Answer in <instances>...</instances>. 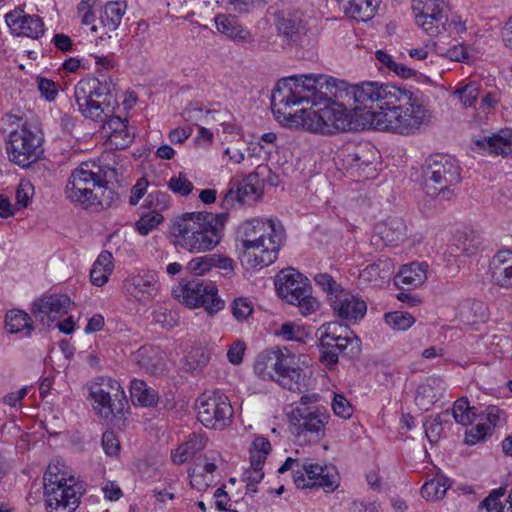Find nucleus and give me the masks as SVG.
I'll return each mask as SVG.
<instances>
[{"instance_id":"obj_57","label":"nucleus","mask_w":512,"mask_h":512,"mask_svg":"<svg viewBox=\"0 0 512 512\" xmlns=\"http://www.w3.org/2000/svg\"><path fill=\"white\" fill-rule=\"evenodd\" d=\"M253 312L252 303L245 298H237L232 304V314L238 321L247 319Z\"/></svg>"},{"instance_id":"obj_14","label":"nucleus","mask_w":512,"mask_h":512,"mask_svg":"<svg viewBox=\"0 0 512 512\" xmlns=\"http://www.w3.org/2000/svg\"><path fill=\"white\" fill-rule=\"evenodd\" d=\"M197 419L209 429L223 430L234 414L229 398L219 390L204 392L196 401Z\"/></svg>"},{"instance_id":"obj_62","label":"nucleus","mask_w":512,"mask_h":512,"mask_svg":"<svg viewBox=\"0 0 512 512\" xmlns=\"http://www.w3.org/2000/svg\"><path fill=\"white\" fill-rule=\"evenodd\" d=\"M483 418L488 421V425L491 426V429L500 425L505 420L503 410L494 405H490L485 409L481 415V420H483Z\"/></svg>"},{"instance_id":"obj_43","label":"nucleus","mask_w":512,"mask_h":512,"mask_svg":"<svg viewBox=\"0 0 512 512\" xmlns=\"http://www.w3.org/2000/svg\"><path fill=\"white\" fill-rule=\"evenodd\" d=\"M392 273V263L389 259H378L371 265H368L363 274L367 275L369 280L377 281V279H389Z\"/></svg>"},{"instance_id":"obj_23","label":"nucleus","mask_w":512,"mask_h":512,"mask_svg":"<svg viewBox=\"0 0 512 512\" xmlns=\"http://www.w3.org/2000/svg\"><path fill=\"white\" fill-rule=\"evenodd\" d=\"M123 289L138 301L149 300L158 292L157 274L150 270L133 273L124 280Z\"/></svg>"},{"instance_id":"obj_61","label":"nucleus","mask_w":512,"mask_h":512,"mask_svg":"<svg viewBox=\"0 0 512 512\" xmlns=\"http://www.w3.org/2000/svg\"><path fill=\"white\" fill-rule=\"evenodd\" d=\"M102 446L108 456H116L120 450V442L113 431H105L102 435Z\"/></svg>"},{"instance_id":"obj_3","label":"nucleus","mask_w":512,"mask_h":512,"mask_svg":"<svg viewBox=\"0 0 512 512\" xmlns=\"http://www.w3.org/2000/svg\"><path fill=\"white\" fill-rule=\"evenodd\" d=\"M114 168L102 169L95 163H82L68 178L65 195L68 200L83 208L110 207L117 194L107 187L110 176H115Z\"/></svg>"},{"instance_id":"obj_6","label":"nucleus","mask_w":512,"mask_h":512,"mask_svg":"<svg viewBox=\"0 0 512 512\" xmlns=\"http://www.w3.org/2000/svg\"><path fill=\"white\" fill-rule=\"evenodd\" d=\"M74 97L81 114L92 120L105 119L118 107L116 84L105 75L80 80Z\"/></svg>"},{"instance_id":"obj_10","label":"nucleus","mask_w":512,"mask_h":512,"mask_svg":"<svg viewBox=\"0 0 512 512\" xmlns=\"http://www.w3.org/2000/svg\"><path fill=\"white\" fill-rule=\"evenodd\" d=\"M277 294L288 304L298 308L303 316H308L320 308V301L313 296L310 280L294 268H287L275 278Z\"/></svg>"},{"instance_id":"obj_63","label":"nucleus","mask_w":512,"mask_h":512,"mask_svg":"<svg viewBox=\"0 0 512 512\" xmlns=\"http://www.w3.org/2000/svg\"><path fill=\"white\" fill-rule=\"evenodd\" d=\"M246 349V344L242 340H236L232 343L227 352V358L230 363L238 365L243 361V355Z\"/></svg>"},{"instance_id":"obj_56","label":"nucleus","mask_w":512,"mask_h":512,"mask_svg":"<svg viewBox=\"0 0 512 512\" xmlns=\"http://www.w3.org/2000/svg\"><path fill=\"white\" fill-rule=\"evenodd\" d=\"M490 432L491 426L480 422L474 428L466 431L465 443L468 445H474L477 442L483 440Z\"/></svg>"},{"instance_id":"obj_22","label":"nucleus","mask_w":512,"mask_h":512,"mask_svg":"<svg viewBox=\"0 0 512 512\" xmlns=\"http://www.w3.org/2000/svg\"><path fill=\"white\" fill-rule=\"evenodd\" d=\"M71 305L69 296L65 294L43 295L32 304L31 312L44 325L50 323L64 314H67Z\"/></svg>"},{"instance_id":"obj_32","label":"nucleus","mask_w":512,"mask_h":512,"mask_svg":"<svg viewBox=\"0 0 512 512\" xmlns=\"http://www.w3.org/2000/svg\"><path fill=\"white\" fill-rule=\"evenodd\" d=\"M442 381L439 378H428L418 385L415 402L423 411H429L442 397Z\"/></svg>"},{"instance_id":"obj_5","label":"nucleus","mask_w":512,"mask_h":512,"mask_svg":"<svg viewBox=\"0 0 512 512\" xmlns=\"http://www.w3.org/2000/svg\"><path fill=\"white\" fill-rule=\"evenodd\" d=\"M285 232L280 222L251 219L238 228V240L245 251L258 250L254 254V266L266 267L272 264L284 242Z\"/></svg>"},{"instance_id":"obj_40","label":"nucleus","mask_w":512,"mask_h":512,"mask_svg":"<svg viewBox=\"0 0 512 512\" xmlns=\"http://www.w3.org/2000/svg\"><path fill=\"white\" fill-rule=\"evenodd\" d=\"M126 11V4L120 1L108 2L101 16L104 26H108L110 30H116L121 23L122 17Z\"/></svg>"},{"instance_id":"obj_2","label":"nucleus","mask_w":512,"mask_h":512,"mask_svg":"<svg viewBox=\"0 0 512 512\" xmlns=\"http://www.w3.org/2000/svg\"><path fill=\"white\" fill-rule=\"evenodd\" d=\"M319 97L324 99L336 98L347 113L348 110H372L376 104L379 110L385 105H395L397 101H407V94L401 92V87L380 84L378 82H363L357 85H349L347 82L337 79L320 78Z\"/></svg>"},{"instance_id":"obj_58","label":"nucleus","mask_w":512,"mask_h":512,"mask_svg":"<svg viewBox=\"0 0 512 512\" xmlns=\"http://www.w3.org/2000/svg\"><path fill=\"white\" fill-rule=\"evenodd\" d=\"M425 434L428 440L433 443L437 442L440 438V435L443 431L442 419L441 416L438 415L434 419L430 421H426L424 424Z\"/></svg>"},{"instance_id":"obj_64","label":"nucleus","mask_w":512,"mask_h":512,"mask_svg":"<svg viewBox=\"0 0 512 512\" xmlns=\"http://www.w3.org/2000/svg\"><path fill=\"white\" fill-rule=\"evenodd\" d=\"M213 256V267L219 268L224 271V275L231 277L234 275L235 261L232 258L224 257L221 255L212 254Z\"/></svg>"},{"instance_id":"obj_7","label":"nucleus","mask_w":512,"mask_h":512,"mask_svg":"<svg viewBox=\"0 0 512 512\" xmlns=\"http://www.w3.org/2000/svg\"><path fill=\"white\" fill-rule=\"evenodd\" d=\"M320 360L328 366L338 363L339 355L355 358L361 352V340L347 327L329 322L318 328Z\"/></svg>"},{"instance_id":"obj_35","label":"nucleus","mask_w":512,"mask_h":512,"mask_svg":"<svg viewBox=\"0 0 512 512\" xmlns=\"http://www.w3.org/2000/svg\"><path fill=\"white\" fill-rule=\"evenodd\" d=\"M130 396L134 404L142 407H155L159 401L158 392L140 379L130 382Z\"/></svg>"},{"instance_id":"obj_16","label":"nucleus","mask_w":512,"mask_h":512,"mask_svg":"<svg viewBox=\"0 0 512 512\" xmlns=\"http://www.w3.org/2000/svg\"><path fill=\"white\" fill-rule=\"evenodd\" d=\"M174 296L188 307H203L210 315L224 308V301L219 298L218 290L213 283L188 281L173 289Z\"/></svg>"},{"instance_id":"obj_50","label":"nucleus","mask_w":512,"mask_h":512,"mask_svg":"<svg viewBox=\"0 0 512 512\" xmlns=\"http://www.w3.org/2000/svg\"><path fill=\"white\" fill-rule=\"evenodd\" d=\"M212 260V254L195 257L189 261L187 269L194 275H204L213 267L214 262H212Z\"/></svg>"},{"instance_id":"obj_45","label":"nucleus","mask_w":512,"mask_h":512,"mask_svg":"<svg viewBox=\"0 0 512 512\" xmlns=\"http://www.w3.org/2000/svg\"><path fill=\"white\" fill-rule=\"evenodd\" d=\"M480 92V84L475 81H470L462 87L457 88L454 91V95H457L459 100L465 107H471L477 101Z\"/></svg>"},{"instance_id":"obj_19","label":"nucleus","mask_w":512,"mask_h":512,"mask_svg":"<svg viewBox=\"0 0 512 512\" xmlns=\"http://www.w3.org/2000/svg\"><path fill=\"white\" fill-rule=\"evenodd\" d=\"M416 23L430 36L446 31L447 5L443 0H412Z\"/></svg>"},{"instance_id":"obj_15","label":"nucleus","mask_w":512,"mask_h":512,"mask_svg":"<svg viewBox=\"0 0 512 512\" xmlns=\"http://www.w3.org/2000/svg\"><path fill=\"white\" fill-rule=\"evenodd\" d=\"M76 484H67L64 476L44 474V493L47 512H74L80 503V491Z\"/></svg>"},{"instance_id":"obj_30","label":"nucleus","mask_w":512,"mask_h":512,"mask_svg":"<svg viewBox=\"0 0 512 512\" xmlns=\"http://www.w3.org/2000/svg\"><path fill=\"white\" fill-rule=\"evenodd\" d=\"M285 354L279 348L267 349L256 357L254 371L263 380H274L278 365Z\"/></svg>"},{"instance_id":"obj_51","label":"nucleus","mask_w":512,"mask_h":512,"mask_svg":"<svg viewBox=\"0 0 512 512\" xmlns=\"http://www.w3.org/2000/svg\"><path fill=\"white\" fill-rule=\"evenodd\" d=\"M34 188L29 181H21L16 190L15 210L26 208L33 195Z\"/></svg>"},{"instance_id":"obj_1","label":"nucleus","mask_w":512,"mask_h":512,"mask_svg":"<svg viewBox=\"0 0 512 512\" xmlns=\"http://www.w3.org/2000/svg\"><path fill=\"white\" fill-rule=\"evenodd\" d=\"M320 78H329L322 74H302L282 78L276 84L271 96V107L274 113H281L279 106L285 108L292 105L310 103L312 107L322 106L319 109H301L300 115H295L297 124L306 130L333 134L338 131L350 129L347 113L340 105V101L319 97Z\"/></svg>"},{"instance_id":"obj_12","label":"nucleus","mask_w":512,"mask_h":512,"mask_svg":"<svg viewBox=\"0 0 512 512\" xmlns=\"http://www.w3.org/2000/svg\"><path fill=\"white\" fill-rule=\"evenodd\" d=\"M93 408L104 419L121 417L128 407V400L120 383L109 377H100L90 386Z\"/></svg>"},{"instance_id":"obj_9","label":"nucleus","mask_w":512,"mask_h":512,"mask_svg":"<svg viewBox=\"0 0 512 512\" xmlns=\"http://www.w3.org/2000/svg\"><path fill=\"white\" fill-rule=\"evenodd\" d=\"M423 173L426 193L443 200H450L454 196V187L461 181L459 165L453 158L443 154L429 156Z\"/></svg>"},{"instance_id":"obj_13","label":"nucleus","mask_w":512,"mask_h":512,"mask_svg":"<svg viewBox=\"0 0 512 512\" xmlns=\"http://www.w3.org/2000/svg\"><path fill=\"white\" fill-rule=\"evenodd\" d=\"M329 418L324 407H296L291 413V432L300 444L318 443Z\"/></svg>"},{"instance_id":"obj_21","label":"nucleus","mask_w":512,"mask_h":512,"mask_svg":"<svg viewBox=\"0 0 512 512\" xmlns=\"http://www.w3.org/2000/svg\"><path fill=\"white\" fill-rule=\"evenodd\" d=\"M329 304L336 317L347 321L361 320L367 312L366 302L346 288L330 297Z\"/></svg>"},{"instance_id":"obj_41","label":"nucleus","mask_w":512,"mask_h":512,"mask_svg":"<svg viewBox=\"0 0 512 512\" xmlns=\"http://www.w3.org/2000/svg\"><path fill=\"white\" fill-rule=\"evenodd\" d=\"M452 415L455 421L463 426L472 424L478 416L477 409L471 407L466 398H460L455 401L452 408Z\"/></svg>"},{"instance_id":"obj_42","label":"nucleus","mask_w":512,"mask_h":512,"mask_svg":"<svg viewBox=\"0 0 512 512\" xmlns=\"http://www.w3.org/2000/svg\"><path fill=\"white\" fill-rule=\"evenodd\" d=\"M482 245V240L474 231L462 232L456 241V248L461 253L472 256L478 253Z\"/></svg>"},{"instance_id":"obj_38","label":"nucleus","mask_w":512,"mask_h":512,"mask_svg":"<svg viewBox=\"0 0 512 512\" xmlns=\"http://www.w3.org/2000/svg\"><path fill=\"white\" fill-rule=\"evenodd\" d=\"M451 486V481L442 474H437L433 479L428 480L421 487V495L428 501L442 499Z\"/></svg>"},{"instance_id":"obj_44","label":"nucleus","mask_w":512,"mask_h":512,"mask_svg":"<svg viewBox=\"0 0 512 512\" xmlns=\"http://www.w3.org/2000/svg\"><path fill=\"white\" fill-rule=\"evenodd\" d=\"M384 319L388 326L398 331L407 330L415 322V318L410 313L404 311L386 313Z\"/></svg>"},{"instance_id":"obj_54","label":"nucleus","mask_w":512,"mask_h":512,"mask_svg":"<svg viewBox=\"0 0 512 512\" xmlns=\"http://www.w3.org/2000/svg\"><path fill=\"white\" fill-rule=\"evenodd\" d=\"M505 494V488L500 487L493 490L482 502L481 506L485 507L487 512H501L504 506L500 502V497Z\"/></svg>"},{"instance_id":"obj_18","label":"nucleus","mask_w":512,"mask_h":512,"mask_svg":"<svg viewBox=\"0 0 512 512\" xmlns=\"http://www.w3.org/2000/svg\"><path fill=\"white\" fill-rule=\"evenodd\" d=\"M377 150L370 143L348 144L339 151L342 166L352 175L372 178L375 174Z\"/></svg>"},{"instance_id":"obj_11","label":"nucleus","mask_w":512,"mask_h":512,"mask_svg":"<svg viewBox=\"0 0 512 512\" xmlns=\"http://www.w3.org/2000/svg\"><path fill=\"white\" fill-rule=\"evenodd\" d=\"M288 470L292 471L294 483L298 488L320 487L329 492L338 487L335 468L321 466L310 458L299 460L288 457L279 467L278 472L283 474Z\"/></svg>"},{"instance_id":"obj_8","label":"nucleus","mask_w":512,"mask_h":512,"mask_svg":"<svg viewBox=\"0 0 512 512\" xmlns=\"http://www.w3.org/2000/svg\"><path fill=\"white\" fill-rule=\"evenodd\" d=\"M175 245L191 253H201L212 250L218 245L221 234L203 222L195 213H186L173 224Z\"/></svg>"},{"instance_id":"obj_33","label":"nucleus","mask_w":512,"mask_h":512,"mask_svg":"<svg viewBox=\"0 0 512 512\" xmlns=\"http://www.w3.org/2000/svg\"><path fill=\"white\" fill-rule=\"evenodd\" d=\"M375 232L387 245L396 244L405 239L407 226L400 217H389L375 226Z\"/></svg>"},{"instance_id":"obj_29","label":"nucleus","mask_w":512,"mask_h":512,"mask_svg":"<svg viewBox=\"0 0 512 512\" xmlns=\"http://www.w3.org/2000/svg\"><path fill=\"white\" fill-rule=\"evenodd\" d=\"M277 30L285 41L296 43L306 31L302 14L300 12L278 13Z\"/></svg>"},{"instance_id":"obj_31","label":"nucleus","mask_w":512,"mask_h":512,"mask_svg":"<svg viewBox=\"0 0 512 512\" xmlns=\"http://www.w3.org/2000/svg\"><path fill=\"white\" fill-rule=\"evenodd\" d=\"M428 265L425 262H412L404 265L395 276V285L401 289H412L420 286L427 279Z\"/></svg>"},{"instance_id":"obj_55","label":"nucleus","mask_w":512,"mask_h":512,"mask_svg":"<svg viewBox=\"0 0 512 512\" xmlns=\"http://www.w3.org/2000/svg\"><path fill=\"white\" fill-rule=\"evenodd\" d=\"M331 405L335 415L341 418L348 419L353 414L352 405L342 394H335Z\"/></svg>"},{"instance_id":"obj_37","label":"nucleus","mask_w":512,"mask_h":512,"mask_svg":"<svg viewBox=\"0 0 512 512\" xmlns=\"http://www.w3.org/2000/svg\"><path fill=\"white\" fill-rule=\"evenodd\" d=\"M5 327L12 334L24 331L26 336H30L34 330L30 315L17 309L7 312Z\"/></svg>"},{"instance_id":"obj_17","label":"nucleus","mask_w":512,"mask_h":512,"mask_svg":"<svg viewBox=\"0 0 512 512\" xmlns=\"http://www.w3.org/2000/svg\"><path fill=\"white\" fill-rule=\"evenodd\" d=\"M41 139L31 130L23 127L9 134L6 151L11 162L29 167L39 158Z\"/></svg>"},{"instance_id":"obj_53","label":"nucleus","mask_w":512,"mask_h":512,"mask_svg":"<svg viewBox=\"0 0 512 512\" xmlns=\"http://www.w3.org/2000/svg\"><path fill=\"white\" fill-rule=\"evenodd\" d=\"M99 121L103 122V130L106 134L109 135V139L114 134L118 133V131H121L123 128H125L128 124L127 119H122L120 116H114L113 113H111L105 119Z\"/></svg>"},{"instance_id":"obj_52","label":"nucleus","mask_w":512,"mask_h":512,"mask_svg":"<svg viewBox=\"0 0 512 512\" xmlns=\"http://www.w3.org/2000/svg\"><path fill=\"white\" fill-rule=\"evenodd\" d=\"M147 207L152 209L153 213H158L168 208L169 195L162 191H154L148 194L146 198Z\"/></svg>"},{"instance_id":"obj_28","label":"nucleus","mask_w":512,"mask_h":512,"mask_svg":"<svg viewBox=\"0 0 512 512\" xmlns=\"http://www.w3.org/2000/svg\"><path fill=\"white\" fill-rule=\"evenodd\" d=\"M492 281L502 288H512V250H499L490 263Z\"/></svg>"},{"instance_id":"obj_26","label":"nucleus","mask_w":512,"mask_h":512,"mask_svg":"<svg viewBox=\"0 0 512 512\" xmlns=\"http://www.w3.org/2000/svg\"><path fill=\"white\" fill-rule=\"evenodd\" d=\"M5 19L12 33L17 36L38 39L44 34V24L41 18L25 14L21 9L7 13Z\"/></svg>"},{"instance_id":"obj_34","label":"nucleus","mask_w":512,"mask_h":512,"mask_svg":"<svg viewBox=\"0 0 512 512\" xmlns=\"http://www.w3.org/2000/svg\"><path fill=\"white\" fill-rule=\"evenodd\" d=\"M215 24L217 30L230 39L242 43H252L254 41L251 32L239 24L235 17L218 14L215 17Z\"/></svg>"},{"instance_id":"obj_27","label":"nucleus","mask_w":512,"mask_h":512,"mask_svg":"<svg viewBox=\"0 0 512 512\" xmlns=\"http://www.w3.org/2000/svg\"><path fill=\"white\" fill-rule=\"evenodd\" d=\"M478 151L488 154L512 157V129H501L490 136H484L475 141Z\"/></svg>"},{"instance_id":"obj_60","label":"nucleus","mask_w":512,"mask_h":512,"mask_svg":"<svg viewBox=\"0 0 512 512\" xmlns=\"http://www.w3.org/2000/svg\"><path fill=\"white\" fill-rule=\"evenodd\" d=\"M203 222H209L212 228L216 229V232L220 234V229L224 226L227 221V213L213 214L209 212H195Z\"/></svg>"},{"instance_id":"obj_4","label":"nucleus","mask_w":512,"mask_h":512,"mask_svg":"<svg viewBox=\"0 0 512 512\" xmlns=\"http://www.w3.org/2000/svg\"><path fill=\"white\" fill-rule=\"evenodd\" d=\"M409 100H399L395 105H385L384 109L370 111V123L377 130L391 131L401 135L416 132L429 119L428 110L422 105L419 91L401 87Z\"/></svg>"},{"instance_id":"obj_59","label":"nucleus","mask_w":512,"mask_h":512,"mask_svg":"<svg viewBox=\"0 0 512 512\" xmlns=\"http://www.w3.org/2000/svg\"><path fill=\"white\" fill-rule=\"evenodd\" d=\"M38 90L47 101H53L58 94V85L47 78L38 77Z\"/></svg>"},{"instance_id":"obj_46","label":"nucleus","mask_w":512,"mask_h":512,"mask_svg":"<svg viewBox=\"0 0 512 512\" xmlns=\"http://www.w3.org/2000/svg\"><path fill=\"white\" fill-rule=\"evenodd\" d=\"M209 362L208 353L201 349H194L186 357L185 369L189 372L200 371Z\"/></svg>"},{"instance_id":"obj_36","label":"nucleus","mask_w":512,"mask_h":512,"mask_svg":"<svg viewBox=\"0 0 512 512\" xmlns=\"http://www.w3.org/2000/svg\"><path fill=\"white\" fill-rule=\"evenodd\" d=\"M345 13L358 20L369 18L379 0H338Z\"/></svg>"},{"instance_id":"obj_48","label":"nucleus","mask_w":512,"mask_h":512,"mask_svg":"<svg viewBox=\"0 0 512 512\" xmlns=\"http://www.w3.org/2000/svg\"><path fill=\"white\" fill-rule=\"evenodd\" d=\"M168 187L171 191L181 196L189 195L194 188L192 182L189 181L186 175L182 172L169 180Z\"/></svg>"},{"instance_id":"obj_47","label":"nucleus","mask_w":512,"mask_h":512,"mask_svg":"<svg viewBox=\"0 0 512 512\" xmlns=\"http://www.w3.org/2000/svg\"><path fill=\"white\" fill-rule=\"evenodd\" d=\"M314 281L316 284L322 288L323 291L327 293V299L330 302V297H333L335 294L339 293V290H342L340 284H338L331 275L327 273H320L315 275Z\"/></svg>"},{"instance_id":"obj_24","label":"nucleus","mask_w":512,"mask_h":512,"mask_svg":"<svg viewBox=\"0 0 512 512\" xmlns=\"http://www.w3.org/2000/svg\"><path fill=\"white\" fill-rule=\"evenodd\" d=\"M270 452L271 444L267 438L258 436L254 439L249 450L250 469L244 472L242 478L243 481L250 483L251 487H254L263 479V465Z\"/></svg>"},{"instance_id":"obj_25","label":"nucleus","mask_w":512,"mask_h":512,"mask_svg":"<svg viewBox=\"0 0 512 512\" xmlns=\"http://www.w3.org/2000/svg\"><path fill=\"white\" fill-rule=\"evenodd\" d=\"M280 386L290 391H301L304 386L305 374L297 363L294 355L286 349L285 354L278 365L274 380Z\"/></svg>"},{"instance_id":"obj_39","label":"nucleus","mask_w":512,"mask_h":512,"mask_svg":"<svg viewBox=\"0 0 512 512\" xmlns=\"http://www.w3.org/2000/svg\"><path fill=\"white\" fill-rule=\"evenodd\" d=\"M135 360L140 367L150 374L162 372V362L157 351L149 347L140 348L135 354Z\"/></svg>"},{"instance_id":"obj_20","label":"nucleus","mask_w":512,"mask_h":512,"mask_svg":"<svg viewBox=\"0 0 512 512\" xmlns=\"http://www.w3.org/2000/svg\"><path fill=\"white\" fill-rule=\"evenodd\" d=\"M271 170L267 165H259L253 173L243 179L236 189L230 188L224 197L226 206L238 202L241 205L254 203L263 193L264 176Z\"/></svg>"},{"instance_id":"obj_49","label":"nucleus","mask_w":512,"mask_h":512,"mask_svg":"<svg viewBox=\"0 0 512 512\" xmlns=\"http://www.w3.org/2000/svg\"><path fill=\"white\" fill-rule=\"evenodd\" d=\"M162 219L163 217L160 213L152 212L150 214L144 215L136 222V229L141 235H148L160 224Z\"/></svg>"}]
</instances>
